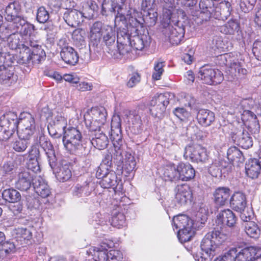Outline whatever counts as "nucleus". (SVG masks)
Instances as JSON below:
<instances>
[{"label": "nucleus", "instance_id": "nucleus-54", "mask_svg": "<svg viewBox=\"0 0 261 261\" xmlns=\"http://www.w3.org/2000/svg\"><path fill=\"white\" fill-rule=\"evenodd\" d=\"M29 139H21L19 137V139L16 140L12 143V146L13 149L17 152H23L24 151L28 146Z\"/></svg>", "mask_w": 261, "mask_h": 261}, {"label": "nucleus", "instance_id": "nucleus-42", "mask_svg": "<svg viewBox=\"0 0 261 261\" xmlns=\"http://www.w3.org/2000/svg\"><path fill=\"white\" fill-rule=\"evenodd\" d=\"M16 32H19L20 35L27 36L30 35L34 30V26L28 23L24 19L21 18L18 22L15 23Z\"/></svg>", "mask_w": 261, "mask_h": 261}, {"label": "nucleus", "instance_id": "nucleus-62", "mask_svg": "<svg viewBox=\"0 0 261 261\" xmlns=\"http://www.w3.org/2000/svg\"><path fill=\"white\" fill-rule=\"evenodd\" d=\"M22 46L30 48L32 47L33 49H38L39 47L41 46L39 44L37 40H35L33 36L30 35L28 38L25 39L24 43L22 44Z\"/></svg>", "mask_w": 261, "mask_h": 261}, {"label": "nucleus", "instance_id": "nucleus-34", "mask_svg": "<svg viewBox=\"0 0 261 261\" xmlns=\"http://www.w3.org/2000/svg\"><path fill=\"white\" fill-rule=\"evenodd\" d=\"M19 11L20 8L18 4L15 3L10 4L5 9L6 19L8 21L13 22L14 24L18 22L21 19L19 16Z\"/></svg>", "mask_w": 261, "mask_h": 261}, {"label": "nucleus", "instance_id": "nucleus-50", "mask_svg": "<svg viewBox=\"0 0 261 261\" xmlns=\"http://www.w3.org/2000/svg\"><path fill=\"white\" fill-rule=\"evenodd\" d=\"M45 57V53L41 47L38 49H31V60L33 64H39L44 60Z\"/></svg>", "mask_w": 261, "mask_h": 261}, {"label": "nucleus", "instance_id": "nucleus-8", "mask_svg": "<svg viewBox=\"0 0 261 261\" xmlns=\"http://www.w3.org/2000/svg\"><path fill=\"white\" fill-rule=\"evenodd\" d=\"M197 78L202 83L207 85H217L223 80L221 71L213 68L208 65H205L199 68Z\"/></svg>", "mask_w": 261, "mask_h": 261}, {"label": "nucleus", "instance_id": "nucleus-15", "mask_svg": "<svg viewBox=\"0 0 261 261\" xmlns=\"http://www.w3.org/2000/svg\"><path fill=\"white\" fill-rule=\"evenodd\" d=\"M67 124L66 119L61 114H58L54 118L53 124L48 126L49 135L54 138H60L67 129Z\"/></svg>", "mask_w": 261, "mask_h": 261}, {"label": "nucleus", "instance_id": "nucleus-12", "mask_svg": "<svg viewBox=\"0 0 261 261\" xmlns=\"http://www.w3.org/2000/svg\"><path fill=\"white\" fill-rule=\"evenodd\" d=\"M219 58L224 61L223 63L229 67V72L232 77H237L247 74V71L243 67L242 62L234 56H231L230 54H225L220 55Z\"/></svg>", "mask_w": 261, "mask_h": 261}, {"label": "nucleus", "instance_id": "nucleus-47", "mask_svg": "<svg viewBox=\"0 0 261 261\" xmlns=\"http://www.w3.org/2000/svg\"><path fill=\"white\" fill-rule=\"evenodd\" d=\"M165 3L169 4L171 8H188L193 6V2L191 0H163Z\"/></svg>", "mask_w": 261, "mask_h": 261}, {"label": "nucleus", "instance_id": "nucleus-30", "mask_svg": "<svg viewBox=\"0 0 261 261\" xmlns=\"http://www.w3.org/2000/svg\"><path fill=\"white\" fill-rule=\"evenodd\" d=\"M15 234V241L22 246L28 244L32 238V233L31 230L27 228H17L14 230Z\"/></svg>", "mask_w": 261, "mask_h": 261}, {"label": "nucleus", "instance_id": "nucleus-46", "mask_svg": "<svg viewBox=\"0 0 261 261\" xmlns=\"http://www.w3.org/2000/svg\"><path fill=\"white\" fill-rule=\"evenodd\" d=\"M15 82L13 72L7 67L0 71V83L10 85Z\"/></svg>", "mask_w": 261, "mask_h": 261}, {"label": "nucleus", "instance_id": "nucleus-25", "mask_svg": "<svg viewBox=\"0 0 261 261\" xmlns=\"http://www.w3.org/2000/svg\"><path fill=\"white\" fill-rule=\"evenodd\" d=\"M197 119L201 125L207 127L215 121V114L209 110L200 109L198 111Z\"/></svg>", "mask_w": 261, "mask_h": 261}, {"label": "nucleus", "instance_id": "nucleus-21", "mask_svg": "<svg viewBox=\"0 0 261 261\" xmlns=\"http://www.w3.org/2000/svg\"><path fill=\"white\" fill-rule=\"evenodd\" d=\"M33 186L36 193L42 198H46L51 193L50 189L46 181L40 176L34 177Z\"/></svg>", "mask_w": 261, "mask_h": 261}, {"label": "nucleus", "instance_id": "nucleus-49", "mask_svg": "<svg viewBox=\"0 0 261 261\" xmlns=\"http://www.w3.org/2000/svg\"><path fill=\"white\" fill-rule=\"evenodd\" d=\"M57 179L62 182L68 180L71 177V172L68 165L62 166L56 174Z\"/></svg>", "mask_w": 261, "mask_h": 261}, {"label": "nucleus", "instance_id": "nucleus-64", "mask_svg": "<svg viewBox=\"0 0 261 261\" xmlns=\"http://www.w3.org/2000/svg\"><path fill=\"white\" fill-rule=\"evenodd\" d=\"M252 52L258 60L261 61V40H256L253 44Z\"/></svg>", "mask_w": 261, "mask_h": 261}, {"label": "nucleus", "instance_id": "nucleus-29", "mask_svg": "<svg viewBox=\"0 0 261 261\" xmlns=\"http://www.w3.org/2000/svg\"><path fill=\"white\" fill-rule=\"evenodd\" d=\"M230 203L234 210L238 212H242L246 208V196L242 193L237 192L232 196Z\"/></svg>", "mask_w": 261, "mask_h": 261}, {"label": "nucleus", "instance_id": "nucleus-32", "mask_svg": "<svg viewBox=\"0 0 261 261\" xmlns=\"http://www.w3.org/2000/svg\"><path fill=\"white\" fill-rule=\"evenodd\" d=\"M131 50V46L129 43H117L115 47L110 49L108 52L114 58L120 59L122 57H127Z\"/></svg>", "mask_w": 261, "mask_h": 261}, {"label": "nucleus", "instance_id": "nucleus-2", "mask_svg": "<svg viewBox=\"0 0 261 261\" xmlns=\"http://www.w3.org/2000/svg\"><path fill=\"white\" fill-rule=\"evenodd\" d=\"M198 218H200V225L198 223L199 220H196V223H193V221L191 220L187 215H178L174 217L173 218V223L174 227L178 229L177 237L181 243H184L189 241L193 236L196 227L202 226L206 221V216L200 217V213L197 214Z\"/></svg>", "mask_w": 261, "mask_h": 261}, {"label": "nucleus", "instance_id": "nucleus-31", "mask_svg": "<svg viewBox=\"0 0 261 261\" xmlns=\"http://www.w3.org/2000/svg\"><path fill=\"white\" fill-rule=\"evenodd\" d=\"M103 41L107 46L108 50L114 48L115 46L116 34L115 31L110 25H106L103 27V34L102 35Z\"/></svg>", "mask_w": 261, "mask_h": 261}, {"label": "nucleus", "instance_id": "nucleus-36", "mask_svg": "<svg viewBox=\"0 0 261 261\" xmlns=\"http://www.w3.org/2000/svg\"><path fill=\"white\" fill-rule=\"evenodd\" d=\"M246 174L251 178H256L258 177L261 167L259 165V161L257 159L249 160L245 165Z\"/></svg>", "mask_w": 261, "mask_h": 261}, {"label": "nucleus", "instance_id": "nucleus-52", "mask_svg": "<svg viewBox=\"0 0 261 261\" xmlns=\"http://www.w3.org/2000/svg\"><path fill=\"white\" fill-rule=\"evenodd\" d=\"M12 55L6 52H0V71L5 69L13 63Z\"/></svg>", "mask_w": 261, "mask_h": 261}, {"label": "nucleus", "instance_id": "nucleus-3", "mask_svg": "<svg viewBox=\"0 0 261 261\" xmlns=\"http://www.w3.org/2000/svg\"><path fill=\"white\" fill-rule=\"evenodd\" d=\"M96 176L101 178L99 184L103 188H112L115 191L119 185L117 176L112 169V155L107 154L96 171Z\"/></svg>", "mask_w": 261, "mask_h": 261}, {"label": "nucleus", "instance_id": "nucleus-35", "mask_svg": "<svg viewBox=\"0 0 261 261\" xmlns=\"http://www.w3.org/2000/svg\"><path fill=\"white\" fill-rule=\"evenodd\" d=\"M15 240L7 241L2 244L0 249V257L7 258L12 254L14 253L17 248H20V245L17 243H15Z\"/></svg>", "mask_w": 261, "mask_h": 261}, {"label": "nucleus", "instance_id": "nucleus-9", "mask_svg": "<svg viewBox=\"0 0 261 261\" xmlns=\"http://www.w3.org/2000/svg\"><path fill=\"white\" fill-rule=\"evenodd\" d=\"M126 197L120 196V193H115L113 197V204L117 207L112 212V217L111 219V225L115 227L121 228L126 226V219L124 213L122 212L125 208L122 206L124 204L122 203L123 199Z\"/></svg>", "mask_w": 261, "mask_h": 261}, {"label": "nucleus", "instance_id": "nucleus-53", "mask_svg": "<svg viewBox=\"0 0 261 261\" xmlns=\"http://www.w3.org/2000/svg\"><path fill=\"white\" fill-rule=\"evenodd\" d=\"M239 24L234 21H229L221 28V32L225 34L232 35L236 31H238Z\"/></svg>", "mask_w": 261, "mask_h": 261}, {"label": "nucleus", "instance_id": "nucleus-10", "mask_svg": "<svg viewBox=\"0 0 261 261\" xmlns=\"http://www.w3.org/2000/svg\"><path fill=\"white\" fill-rule=\"evenodd\" d=\"M185 28L182 23L177 21L173 25L168 23L163 30L165 40L173 45L178 44L184 37Z\"/></svg>", "mask_w": 261, "mask_h": 261}, {"label": "nucleus", "instance_id": "nucleus-1", "mask_svg": "<svg viewBox=\"0 0 261 261\" xmlns=\"http://www.w3.org/2000/svg\"><path fill=\"white\" fill-rule=\"evenodd\" d=\"M227 238L226 234L216 229L207 233L201 243V252L195 255V259L197 261H212L218 246L224 242Z\"/></svg>", "mask_w": 261, "mask_h": 261}, {"label": "nucleus", "instance_id": "nucleus-13", "mask_svg": "<svg viewBox=\"0 0 261 261\" xmlns=\"http://www.w3.org/2000/svg\"><path fill=\"white\" fill-rule=\"evenodd\" d=\"M168 94H160L155 95L150 102V112L155 117L160 118L169 104Z\"/></svg>", "mask_w": 261, "mask_h": 261}, {"label": "nucleus", "instance_id": "nucleus-20", "mask_svg": "<svg viewBox=\"0 0 261 261\" xmlns=\"http://www.w3.org/2000/svg\"><path fill=\"white\" fill-rule=\"evenodd\" d=\"M175 200L179 205H185L192 198V192L190 187L187 184L177 185L175 189Z\"/></svg>", "mask_w": 261, "mask_h": 261}, {"label": "nucleus", "instance_id": "nucleus-60", "mask_svg": "<svg viewBox=\"0 0 261 261\" xmlns=\"http://www.w3.org/2000/svg\"><path fill=\"white\" fill-rule=\"evenodd\" d=\"M36 18L41 23L46 22L49 19V13L44 7H40L38 9Z\"/></svg>", "mask_w": 261, "mask_h": 261}, {"label": "nucleus", "instance_id": "nucleus-4", "mask_svg": "<svg viewBox=\"0 0 261 261\" xmlns=\"http://www.w3.org/2000/svg\"><path fill=\"white\" fill-rule=\"evenodd\" d=\"M62 141L64 147L70 152L80 154L84 149L82 143L83 136L77 127H68L63 134Z\"/></svg>", "mask_w": 261, "mask_h": 261}, {"label": "nucleus", "instance_id": "nucleus-16", "mask_svg": "<svg viewBox=\"0 0 261 261\" xmlns=\"http://www.w3.org/2000/svg\"><path fill=\"white\" fill-rule=\"evenodd\" d=\"M21 35L15 32L12 33L10 30L5 28L4 30L0 33V38L3 41H6L7 45L11 49L19 48L20 46H22L20 41Z\"/></svg>", "mask_w": 261, "mask_h": 261}, {"label": "nucleus", "instance_id": "nucleus-11", "mask_svg": "<svg viewBox=\"0 0 261 261\" xmlns=\"http://www.w3.org/2000/svg\"><path fill=\"white\" fill-rule=\"evenodd\" d=\"M184 155L185 159H189L192 162L197 163H205L208 158L206 149L199 144L186 146Z\"/></svg>", "mask_w": 261, "mask_h": 261}, {"label": "nucleus", "instance_id": "nucleus-44", "mask_svg": "<svg viewBox=\"0 0 261 261\" xmlns=\"http://www.w3.org/2000/svg\"><path fill=\"white\" fill-rule=\"evenodd\" d=\"M245 231L249 237L255 239L259 238L260 233L258 226L253 221L245 224Z\"/></svg>", "mask_w": 261, "mask_h": 261}, {"label": "nucleus", "instance_id": "nucleus-6", "mask_svg": "<svg viewBox=\"0 0 261 261\" xmlns=\"http://www.w3.org/2000/svg\"><path fill=\"white\" fill-rule=\"evenodd\" d=\"M18 128L17 114L8 112L0 117V141L8 140Z\"/></svg>", "mask_w": 261, "mask_h": 261}, {"label": "nucleus", "instance_id": "nucleus-57", "mask_svg": "<svg viewBox=\"0 0 261 261\" xmlns=\"http://www.w3.org/2000/svg\"><path fill=\"white\" fill-rule=\"evenodd\" d=\"M236 252V248H232L224 254L216 258L214 261H235L234 256Z\"/></svg>", "mask_w": 261, "mask_h": 261}, {"label": "nucleus", "instance_id": "nucleus-63", "mask_svg": "<svg viewBox=\"0 0 261 261\" xmlns=\"http://www.w3.org/2000/svg\"><path fill=\"white\" fill-rule=\"evenodd\" d=\"M84 32L82 30H75L72 33V38L75 43H80L82 45L85 44Z\"/></svg>", "mask_w": 261, "mask_h": 261}, {"label": "nucleus", "instance_id": "nucleus-19", "mask_svg": "<svg viewBox=\"0 0 261 261\" xmlns=\"http://www.w3.org/2000/svg\"><path fill=\"white\" fill-rule=\"evenodd\" d=\"M33 175L31 172L28 169H23L18 174L15 186L19 190L27 191L33 185Z\"/></svg>", "mask_w": 261, "mask_h": 261}, {"label": "nucleus", "instance_id": "nucleus-45", "mask_svg": "<svg viewBox=\"0 0 261 261\" xmlns=\"http://www.w3.org/2000/svg\"><path fill=\"white\" fill-rule=\"evenodd\" d=\"M214 0H200L199 8L203 13H206L208 17L214 12L215 3Z\"/></svg>", "mask_w": 261, "mask_h": 261}, {"label": "nucleus", "instance_id": "nucleus-39", "mask_svg": "<svg viewBox=\"0 0 261 261\" xmlns=\"http://www.w3.org/2000/svg\"><path fill=\"white\" fill-rule=\"evenodd\" d=\"M129 44L131 48L133 47L138 50H142L144 47L149 45L147 36L145 35L132 36Z\"/></svg>", "mask_w": 261, "mask_h": 261}, {"label": "nucleus", "instance_id": "nucleus-5", "mask_svg": "<svg viewBox=\"0 0 261 261\" xmlns=\"http://www.w3.org/2000/svg\"><path fill=\"white\" fill-rule=\"evenodd\" d=\"M107 112L103 107L92 108L84 115V120L88 130H98L106 121Z\"/></svg>", "mask_w": 261, "mask_h": 261}, {"label": "nucleus", "instance_id": "nucleus-51", "mask_svg": "<svg viewBox=\"0 0 261 261\" xmlns=\"http://www.w3.org/2000/svg\"><path fill=\"white\" fill-rule=\"evenodd\" d=\"M93 254L95 261H107L109 260L108 250L106 248H96L93 249Z\"/></svg>", "mask_w": 261, "mask_h": 261}, {"label": "nucleus", "instance_id": "nucleus-43", "mask_svg": "<svg viewBox=\"0 0 261 261\" xmlns=\"http://www.w3.org/2000/svg\"><path fill=\"white\" fill-rule=\"evenodd\" d=\"M177 166L167 167L164 172L165 180L170 181H176L180 180Z\"/></svg>", "mask_w": 261, "mask_h": 261}, {"label": "nucleus", "instance_id": "nucleus-28", "mask_svg": "<svg viewBox=\"0 0 261 261\" xmlns=\"http://www.w3.org/2000/svg\"><path fill=\"white\" fill-rule=\"evenodd\" d=\"M230 194V190L228 188H218L213 194L215 203L220 206L224 205L227 202Z\"/></svg>", "mask_w": 261, "mask_h": 261}, {"label": "nucleus", "instance_id": "nucleus-59", "mask_svg": "<svg viewBox=\"0 0 261 261\" xmlns=\"http://www.w3.org/2000/svg\"><path fill=\"white\" fill-rule=\"evenodd\" d=\"M122 144H113L114 146V152H113V155H112V158L113 156L114 160L117 162L121 163L123 162V159L124 157L123 156V150L121 148ZM111 155V154H110Z\"/></svg>", "mask_w": 261, "mask_h": 261}, {"label": "nucleus", "instance_id": "nucleus-33", "mask_svg": "<svg viewBox=\"0 0 261 261\" xmlns=\"http://www.w3.org/2000/svg\"><path fill=\"white\" fill-rule=\"evenodd\" d=\"M93 190L89 182L85 181L83 184H77L72 189V195L77 198L89 196Z\"/></svg>", "mask_w": 261, "mask_h": 261}, {"label": "nucleus", "instance_id": "nucleus-55", "mask_svg": "<svg viewBox=\"0 0 261 261\" xmlns=\"http://www.w3.org/2000/svg\"><path fill=\"white\" fill-rule=\"evenodd\" d=\"M220 9V13L222 18H226L229 16L231 11V4L228 2L223 1L220 3L218 7H216L217 9Z\"/></svg>", "mask_w": 261, "mask_h": 261}, {"label": "nucleus", "instance_id": "nucleus-40", "mask_svg": "<svg viewBox=\"0 0 261 261\" xmlns=\"http://www.w3.org/2000/svg\"><path fill=\"white\" fill-rule=\"evenodd\" d=\"M3 199L10 203H17L21 199L20 193L14 189H8L2 193Z\"/></svg>", "mask_w": 261, "mask_h": 261}, {"label": "nucleus", "instance_id": "nucleus-14", "mask_svg": "<svg viewBox=\"0 0 261 261\" xmlns=\"http://www.w3.org/2000/svg\"><path fill=\"white\" fill-rule=\"evenodd\" d=\"M236 248V254L234 256L235 261H253L261 254V249L256 246H248L244 248Z\"/></svg>", "mask_w": 261, "mask_h": 261}, {"label": "nucleus", "instance_id": "nucleus-58", "mask_svg": "<svg viewBox=\"0 0 261 261\" xmlns=\"http://www.w3.org/2000/svg\"><path fill=\"white\" fill-rule=\"evenodd\" d=\"M110 138L113 144H122L121 129H111Z\"/></svg>", "mask_w": 261, "mask_h": 261}, {"label": "nucleus", "instance_id": "nucleus-48", "mask_svg": "<svg viewBox=\"0 0 261 261\" xmlns=\"http://www.w3.org/2000/svg\"><path fill=\"white\" fill-rule=\"evenodd\" d=\"M31 49L22 46L17 57L19 64H27L31 62Z\"/></svg>", "mask_w": 261, "mask_h": 261}, {"label": "nucleus", "instance_id": "nucleus-38", "mask_svg": "<svg viewBox=\"0 0 261 261\" xmlns=\"http://www.w3.org/2000/svg\"><path fill=\"white\" fill-rule=\"evenodd\" d=\"M123 164L122 167V172H125L127 176L135 169L136 166V162L134 156L131 153L125 152L124 154V158L123 159V162H121Z\"/></svg>", "mask_w": 261, "mask_h": 261}, {"label": "nucleus", "instance_id": "nucleus-27", "mask_svg": "<svg viewBox=\"0 0 261 261\" xmlns=\"http://www.w3.org/2000/svg\"><path fill=\"white\" fill-rule=\"evenodd\" d=\"M64 18L69 26L74 28L84 21L83 13L75 9L70 11L67 14H64Z\"/></svg>", "mask_w": 261, "mask_h": 261}, {"label": "nucleus", "instance_id": "nucleus-7", "mask_svg": "<svg viewBox=\"0 0 261 261\" xmlns=\"http://www.w3.org/2000/svg\"><path fill=\"white\" fill-rule=\"evenodd\" d=\"M18 136L21 139H30L36 130L34 117L28 113H21L18 118Z\"/></svg>", "mask_w": 261, "mask_h": 261}, {"label": "nucleus", "instance_id": "nucleus-22", "mask_svg": "<svg viewBox=\"0 0 261 261\" xmlns=\"http://www.w3.org/2000/svg\"><path fill=\"white\" fill-rule=\"evenodd\" d=\"M237 218L234 213L230 210L221 211L217 216L216 220L218 224L226 225L232 227L236 224Z\"/></svg>", "mask_w": 261, "mask_h": 261}, {"label": "nucleus", "instance_id": "nucleus-56", "mask_svg": "<svg viewBox=\"0 0 261 261\" xmlns=\"http://www.w3.org/2000/svg\"><path fill=\"white\" fill-rule=\"evenodd\" d=\"M164 62H155L154 65V71L152 74V77L154 80H159L164 72Z\"/></svg>", "mask_w": 261, "mask_h": 261}, {"label": "nucleus", "instance_id": "nucleus-23", "mask_svg": "<svg viewBox=\"0 0 261 261\" xmlns=\"http://www.w3.org/2000/svg\"><path fill=\"white\" fill-rule=\"evenodd\" d=\"M62 60L67 64L74 65L79 61V57L75 49L69 46L63 47L60 52Z\"/></svg>", "mask_w": 261, "mask_h": 261}, {"label": "nucleus", "instance_id": "nucleus-61", "mask_svg": "<svg viewBox=\"0 0 261 261\" xmlns=\"http://www.w3.org/2000/svg\"><path fill=\"white\" fill-rule=\"evenodd\" d=\"M132 37L127 34L125 30L120 31L117 33V43H129Z\"/></svg>", "mask_w": 261, "mask_h": 261}, {"label": "nucleus", "instance_id": "nucleus-26", "mask_svg": "<svg viewBox=\"0 0 261 261\" xmlns=\"http://www.w3.org/2000/svg\"><path fill=\"white\" fill-rule=\"evenodd\" d=\"M105 26L101 21H96L91 25L90 39L94 45H97L100 42Z\"/></svg>", "mask_w": 261, "mask_h": 261}, {"label": "nucleus", "instance_id": "nucleus-24", "mask_svg": "<svg viewBox=\"0 0 261 261\" xmlns=\"http://www.w3.org/2000/svg\"><path fill=\"white\" fill-rule=\"evenodd\" d=\"M180 180L188 181L193 178L195 175V171L193 167L189 163L180 162L177 165Z\"/></svg>", "mask_w": 261, "mask_h": 261}, {"label": "nucleus", "instance_id": "nucleus-37", "mask_svg": "<svg viewBox=\"0 0 261 261\" xmlns=\"http://www.w3.org/2000/svg\"><path fill=\"white\" fill-rule=\"evenodd\" d=\"M232 138L236 143L243 148L248 149L252 145V138L247 132L235 135Z\"/></svg>", "mask_w": 261, "mask_h": 261}, {"label": "nucleus", "instance_id": "nucleus-18", "mask_svg": "<svg viewBox=\"0 0 261 261\" xmlns=\"http://www.w3.org/2000/svg\"><path fill=\"white\" fill-rule=\"evenodd\" d=\"M38 142L45 152L50 167L53 168L56 165V158L53 145L47 137L43 134L40 135Z\"/></svg>", "mask_w": 261, "mask_h": 261}, {"label": "nucleus", "instance_id": "nucleus-17", "mask_svg": "<svg viewBox=\"0 0 261 261\" xmlns=\"http://www.w3.org/2000/svg\"><path fill=\"white\" fill-rule=\"evenodd\" d=\"M89 139L92 145L99 150L106 148L109 144V139L107 136L100 132V129L98 130H88Z\"/></svg>", "mask_w": 261, "mask_h": 261}, {"label": "nucleus", "instance_id": "nucleus-41", "mask_svg": "<svg viewBox=\"0 0 261 261\" xmlns=\"http://www.w3.org/2000/svg\"><path fill=\"white\" fill-rule=\"evenodd\" d=\"M227 159L232 164L243 163L244 161L242 152L236 147H230L227 153Z\"/></svg>", "mask_w": 261, "mask_h": 261}]
</instances>
